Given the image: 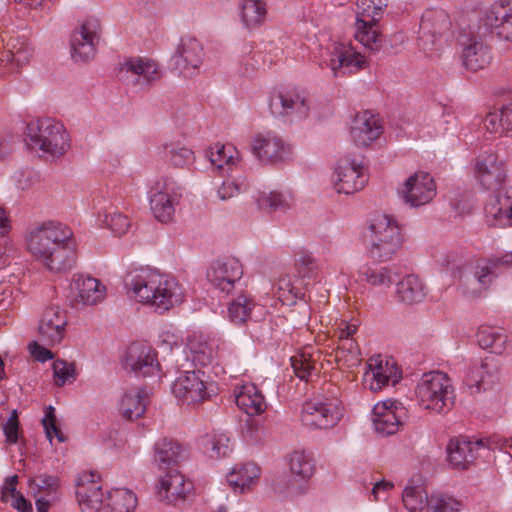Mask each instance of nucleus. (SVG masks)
Returning a JSON list of instances; mask_svg holds the SVG:
<instances>
[{"instance_id":"f257e3e1","label":"nucleus","mask_w":512,"mask_h":512,"mask_svg":"<svg viewBox=\"0 0 512 512\" xmlns=\"http://www.w3.org/2000/svg\"><path fill=\"white\" fill-rule=\"evenodd\" d=\"M25 247L36 262L53 272L70 269L75 263L72 231L59 222L32 228L25 235Z\"/></svg>"},{"instance_id":"f03ea898","label":"nucleus","mask_w":512,"mask_h":512,"mask_svg":"<svg viewBox=\"0 0 512 512\" xmlns=\"http://www.w3.org/2000/svg\"><path fill=\"white\" fill-rule=\"evenodd\" d=\"M133 297L159 312L169 311L185 298L184 289L173 276L142 268L131 272L126 280Z\"/></svg>"},{"instance_id":"7ed1b4c3","label":"nucleus","mask_w":512,"mask_h":512,"mask_svg":"<svg viewBox=\"0 0 512 512\" xmlns=\"http://www.w3.org/2000/svg\"><path fill=\"white\" fill-rule=\"evenodd\" d=\"M415 394L423 410L436 414L450 411L456 398L452 379L440 371L425 373L416 386Z\"/></svg>"},{"instance_id":"20e7f679","label":"nucleus","mask_w":512,"mask_h":512,"mask_svg":"<svg viewBox=\"0 0 512 512\" xmlns=\"http://www.w3.org/2000/svg\"><path fill=\"white\" fill-rule=\"evenodd\" d=\"M364 241L371 258L380 262L387 261L402 246L401 230L391 216L377 214L371 220Z\"/></svg>"},{"instance_id":"39448f33","label":"nucleus","mask_w":512,"mask_h":512,"mask_svg":"<svg viewBox=\"0 0 512 512\" xmlns=\"http://www.w3.org/2000/svg\"><path fill=\"white\" fill-rule=\"evenodd\" d=\"M27 137L34 148L52 157H60L70 148L69 136L63 124L50 118L29 123Z\"/></svg>"},{"instance_id":"423d86ee","label":"nucleus","mask_w":512,"mask_h":512,"mask_svg":"<svg viewBox=\"0 0 512 512\" xmlns=\"http://www.w3.org/2000/svg\"><path fill=\"white\" fill-rule=\"evenodd\" d=\"M501 267H512V252L501 257L479 260L476 265L461 276L463 292L470 297H477L488 289Z\"/></svg>"},{"instance_id":"0eeeda50","label":"nucleus","mask_w":512,"mask_h":512,"mask_svg":"<svg viewBox=\"0 0 512 512\" xmlns=\"http://www.w3.org/2000/svg\"><path fill=\"white\" fill-rule=\"evenodd\" d=\"M343 416V407L337 395L318 396L307 400L301 411L304 425L328 429L337 425Z\"/></svg>"},{"instance_id":"6e6552de","label":"nucleus","mask_w":512,"mask_h":512,"mask_svg":"<svg viewBox=\"0 0 512 512\" xmlns=\"http://www.w3.org/2000/svg\"><path fill=\"white\" fill-rule=\"evenodd\" d=\"M270 109L274 115L290 121L303 120L310 112L309 95L297 86L282 88L271 96Z\"/></svg>"},{"instance_id":"1a4fd4ad","label":"nucleus","mask_w":512,"mask_h":512,"mask_svg":"<svg viewBox=\"0 0 512 512\" xmlns=\"http://www.w3.org/2000/svg\"><path fill=\"white\" fill-rule=\"evenodd\" d=\"M335 176L334 187L338 193L344 194L360 191L368 180L361 157L341 158L336 167Z\"/></svg>"},{"instance_id":"9d476101","label":"nucleus","mask_w":512,"mask_h":512,"mask_svg":"<svg viewBox=\"0 0 512 512\" xmlns=\"http://www.w3.org/2000/svg\"><path fill=\"white\" fill-rule=\"evenodd\" d=\"M180 198L176 182L170 178H162L151 188L150 206L155 218L162 222L172 221L175 208Z\"/></svg>"},{"instance_id":"9b49d317","label":"nucleus","mask_w":512,"mask_h":512,"mask_svg":"<svg viewBox=\"0 0 512 512\" xmlns=\"http://www.w3.org/2000/svg\"><path fill=\"white\" fill-rule=\"evenodd\" d=\"M366 366L364 384L373 392L380 391L389 384H397L402 377L398 366L391 358L374 355L368 359Z\"/></svg>"},{"instance_id":"f8f14e48","label":"nucleus","mask_w":512,"mask_h":512,"mask_svg":"<svg viewBox=\"0 0 512 512\" xmlns=\"http://www.w3.org/2000/svg\"><path fill=\"white\" fill-rule=\"evenodd\" d=\"M76 497L82 512H100L104 506L101 475L94 471L82 472L76 483Z\"/></svg>"},{"instance_id":"ddd939ff","label":"nucleus","mask_w":512,"mask_h":512,"mask_svg":"<svg viewBox=\"0 0 512 512\" xmlns=\"http://www.w3.org/2000/svg\"><path fill=\"white\" fill-rule=\"evenodd\" d=\"M204 376V373L200 371H187L181 374L173 384L172 391L175 397L192 406L206 401L210 394Z\"/></svg>"},{"instance_id":"4468645a","label":"nucleus","mask_w":512,"mask_h":512,"mask_svg":"<svg viewBox=\"0 0 512 512\" xmlns=\"http://www.w3.org/2000/svg\"><path fill=\"white\" fill-rule=\"evenodd\" d=\"M399 193L406 204L419 207L429 203L436 195V184L432 176L417 171L404 182Z\"/></svg>"},{"instance_id":"2eb2a0df","label":"nucleus","mask_w":512,"mask_h":512,"mask_svg":"<svg viewBox=\"0 0 512 512\" xmlns=\"http://www.w3.org/2000/svg\"><path fill=\"white\" fill-rule=\"evenodd\" d=\"M242 275V264L238 259L230 256L215 260L207 271L209 282L226 294L232 292Z\"/></svg>"},{"instance_id":"dca6fc26","label":"nucleus","mask_w":512,"mask_h":512,"mask_svg":"<svg viewBox=\"0 0 512 512\" xmlns=\"http://www.w3.org/2000/svg\"><path fill=\"white\" fill-rule=\"evenodd\" d=\"M99 30V22L95 19H87L74 30L71 37V55L75 61L86 62L95 56Z\"/></svg>"},{"instance_id":"f3484780","label":"nucleus","mask_w":512,"mask_h":512,"mask_svg":"<svg viewBox=\"0 0 512 512\" xmlns=\"http://www.w3.org/2000/svg\"><path fill=\"white\" fill-rule=\"evenodd\" d=\"M194 489L192 481L179 470L170 469L159 479L157 496L161 501L177 504L189 498Z\"/></svg>"},{"instance_id":"a211bd4d","label":"nucleus","mask_w":512,"mask_h":512,"mask_svg":"<svg viewBox=\"0 0 512 512\" xmlns=\"http://www.w3.org/2000/svg\"><path fill=\"white\" fill-rule=\"evenodd\" d=\"M204 60V48L194 37L181 38L175 55V64L183 77H191L199 72Z\"/></svg>"},{"instance_id":"6ab92c4d","label":"nucleus","mask_w":512,"mask_h":512,"mask_svg":"<svg viewBox=\"0 0 512 512\" xmlns=\"http://www.w3.org/2000/svg\"><path fill=\"white\" fill-rule=\"evenodd\" d=\"M120 78L127 84L146 86L160 78L158 65L143 58H130L120 66Z\"/></svg>"},{"instance_id":"aec40b11","label":"nucleus","mask_w":512,"mask_h":512,"mask_svg":"<svg viewBox=\"0 0 512 512\" xmlns=\"http://www.w3.org/2000/svg\"><path fill=\"white\" fill-rule=\"evenodd\" d=\"M32 49L26 39L21 37H10L5 49L0 53V77L18 71L20 67L30 60Z\"/></svg>"},{"instance_id":"412c9836","label":"nucleus","mask_w":512,"mask_h":512,"mask_svg":"<svg viewBox=\"0 0 512 512\" xmlns=\"http://www.w3.org/2000/svg\"><path fill=\"white\" fill-rule=\"evenodd\" d=\"M405 414V408L398 401L388 399L378 402L373 409L375 429L382 434L392 435L398 431Z\"/></svg>"},{"instance_id":"4be33fe9","label":"nucleus","mask_w":512,"mask_h":512,"mask_svg":"<svg viewBox=\"0 0 512 512\" xmlns=\"http://www.w3.org/2000/svg\"><path fill=\"white\" fill-rule=\"evenodd\" d=\"M72 301L75 304L92 306L102 302L106 288L101 282L89 275H75L70 285Z\"/></svg>"},{"instance_id":"5701e85b","label":"nucleus","mask_w":512,"mask_h":512,"mask_svg":"<svg viewBox=\"0 0 512 512\" xmlns=\"http://www.w3.org/2000/svg\"><path fill=\"white\" fill-rule=\"evenodd\" d=\"M485 219L493 227L512 226V188L501 189L485 205Z\"/></svg>"},{"instance_id":"b1692460","label":"nucleus","mask_w":512,"mask_h":512,"mask_svg":"<svg viewBox=\"0 0 512 512\" xmlns=\"http://www.w3.org/2000/svg\"><path fill=\"white\" fill-rule=\"evenodd\" d=\"M124 367L142 376L153 374L158 368L154 349L144 342L132 343L127 348Z\"/></svg>"},{"instance_id":"393cba45","label":"nucleus","mask_w":512,"mask_h":512,"mask_svg":"<svg viewBox=\"0 0 512 512\" xmlns=\"http://www.w3.org/2000/svg\"><path fill=\"white\" fill-rule=\"evenodd\" d=\"M327 64L334 75H338L341 70L355 73L365 69L368 65L365 56L357 52L351 44L344 43L333 45Z\"/></svg>"},{"instance_id":"a878e982","label":"nucleus","mask_w":512,"mask_h":512,"mask_svg":"<svg viewBox=\"0 0 512 512\" xmlns=\"http://www.w3.org/2000/svg\"><path fill=\"white\" fill-rule=\"evenodd\" d=\"M357 329L356 323L341 321L336 330L340 344L335 351V359L346 367H354L361 361L359 347L356 341L351 339Z\"/></svg>"},{"instance_id":"bb28decb","label":"nucleus","mask_w":512,"mask_h":512,"mask_svg":"<svg viewBox=\"0 0 512 512\" xmlns=\"http://www.w3.org/2000/svg\"><path fill=\"white\" fill-rule=\"evenodd\" d=\"M475 175L483 187L496 189L505 181L506 169L496 154L489 153L477 159Z\"/></svg>"},{"instance_id":"cd10ccee","label":"nucleus","mask_w":512,"mask_h":512,"mask_svg":"<svg viewBox=\"0 0 512 512\" xmlns=\"http://www.w3.org/2000/svg\"><path fill=\"white\" fill-rule=\"evenodd\" d=\"M383 133L379 118L369 111L358 113L352 123L350 134L357 146L366 147Z\"/></svg>"},{"instance_id":"c85d7f7f","label":"nucleus","mask_w":512,"mask_h":512,"mask_svg":"<svg viewBox=\"0 0 512 512\" xmlns=\"http://www.w3.org/2000/svg\"><path fill=\"white\" fill-rule=\"evenodd\" d=\"M67 325V316L65 311L59 307H48L39 323V335L41 340L47 345L60 343L65 334Z\"/></svg>"},{"instance_id":"c756f323","label":"nucleus","mask_w":512,"mask_h":512,"mask_svg":"<svg viewBox=\"0 0 512 512\" xmlns=\"http://www.w3.org/2000/svg\"><path fill=\"white\" fill-rule=\"evenodd\" d=\"M482 447V440L451 439L447 445L448 462L455 469L465 470L478 457V451Z\"/></svg>"},{"instance_id":"7c9ffc66","label":"nucleus","mask_w":512,"mask_h":512,"mask_svg":"<svg viewBox=\"0 0 512 512\" xmlns=\"http://www.w3.org/2000/svg\"><path fill=\"white\" fill-rule=\"evenodd\" d=\"M452 27V22L446 11L439 8L427 9L421 17L420 34L421 38H431L434 44L438 39L447 35Z\"/></svg>"},{"instance_id":"2f4dec72","label":"nucleus","mask_w":512,"mask_h":512,"mask_svg":"<svg viewBox=\"0 0 512 512\" xmlns=\"http://www.w3.org/2000/svg\"><path fill=\"white\" fill-rule=\"evenodd\" d=\"M253 153L263 162H277L291 153L290 145L273 134L258 135L253 142Z\"/></svg>"},{"instance_id":"473e14b6","label":"nucleus","mask_w":512,"mask_h":512,"mask_svg":"<svg viewBox=\"0 0 512 512\" xmlns=\"http://www.w3.org/2000/svg\"><path fill=\"white\" fill-rule=\"evenodd\" d=\"M483 22L486 27L498 29V35L506 40L512 39V3L500 0L485 12Z\"/></svg>"},{"instance_id":"72a5a7b5","label":"nucleus","mask_w":512,"mask_h":512,"mask_svg":"<svg viewBox=\"0 0 512 512\" xmlns=\"http://www.w3.org/2000/svg\"><path fill=\"white\" fill-rule=\"evenodd\" d=\"M236 404L246 414L255 416L267 409L265 398L253 383H246L235 392Z\"/></svg>"},{"instance_id":"f704fd0d","label":"nucleus","mask_w":512,"mask_h":512,"mask_svg":"<svg viewBox=\"0 0 512 512\" xmlns=\"http://www.w3.org/2000/svg\"><path fill=\"white\" fill-rule=\"evenodd\" d=\"M148 394L141 388L126 390L119 403V411L127 420L138 419L145 413Z\"/></svg>"},{"instance_id":"c9c22d12","label":"nucleus","mask_w":512,"mask_h":512,"mask_svg":"<svg viewBox=\"0 0 512 512\" xmlns=\"http://www.w3.org/2000/svg\"><path fill=\"white\" fill-rule=\"evenodd\" d=\"M260 468L255 463L236 466L228 475L229 485L240 493L249 492L259 481Z\"/></svg>"},{"instance_id":"e433bc0d","label":"nucleus","mask_w":512,"mask_h":512,"mask_svg":"<svg viewBox=\"0 0 512 512\" xmlns=\"http://www.w3.org/2000/svg\"><path fill=\"white\" fill-rule=\"evenodd\" d=\"M184 457L183 448L176 442L164 439L155 445V462L160 469H174L173 467L183 460Z\"/></svg>"},{"instance_id":"4c0bfd02","label":"nucleus","mask_w":512,"mask_h":512,"mask_svg":"<svg viewBox=\"0 0 512 512\" xmlns=\"http://www.w3.org/2000/svg\"><path fill=\"white\" fill-rule=\"evenodd\" d=\"M320 353L313 346L303 347L295 356L291 357V365L298 378L308 380L316 370V363Z\"/></svg>"},{"instance_id":"58836bf2","label":"nucleus","mask_w":512,"mask_h":512,"mask_svg":"<svg viewBox=\"0 0 512 512\" xmlns=\"http://www.w3.org/2000/svg\"><path fill=\"white\" fill-rule=\"evenodd\" d=\"M479 345L496 354H502L508 342V336L502 327L482 325L477 333Z\"/></svg>"},{"instance_id":"ea45409f","label":"nucleus","mask_w":512,"mask_h":512,"mask_svg":"<svg viewBox=\"0 0 512 512\" xmlns=\"http://www.w3.org/2000/svg\"><path fill=\"white\" fill-rule=\"evenodd\" d=\"M377 22L376 20L362 18L356 19L355 22V39L371 50H378L382 41Z\"/></svg>"},{"instance_id":"a19ab883","label":"nucleus","mask_w":512,"mask_h":512,"mask_svg":"<svg viewBox=\"0 0 512 512\" xmlns=\"http://www.w3.org/2000/svg\"><path fill=\"white\" fill-rule=\"evenodd\" d=\"M187 348L191 354L192 361L200 366L211 364L218 355L214 343L208 342L201 335L189 337Z\"/></svg>"},{"instance_id":"79ce46f5","label":"nucleus","mask_w":512,"mask_h":512,"mask_svg":"<svg viewBox=\"0 0 512 512\" xmlns=\"http://www.w3.org/2000/svg\"><path fill=\"white\" fill-rule=\"evenodd\" d=\"M396 296L407 304L421 302L426 296L424 284L417 276L407 275L397 284Z\"/></svg>"},{"instance_id":"37998d69","label":"nucleus","mask_w":512,"mask_h":512,"mask_svg":"<svg viewBox=\"0 0 512 512\" xmlns=\"http://www.w3.org/2000/svg\"><path fill=\"white\" fill-rule=\"evenodd\" d=\"M211 164L218 170L231 168L240 161L239 152L232 144L215 143L207 152Z\"/></svg>"},{"instance_id":"c03bdc74","label":"nucleus","mask_w":512,"mask_h":512,"mask_svg":"<svg viewBox=\"0 0 512 512\" xmlns=\"http://www.w3.org/2000/svg\"><path fill=\"white\" fill-rule=\"evenodd\" d=\"M490 62L489 50L482 43L472 38L463 51V63L471 71H478Z\"/></svg>"},{"instance_id":"a18cd8bd","label":"nucleus","mask_w":512,"mask_h":512,"mask_svg":"<svg viewBox=\"0 0 512 512\" xmlns=\"http://www.w3.org/2000/svg\"><path fill=\"white\" fill-rule=\"evenodd\" d=\"M256 303L248 294L242 293L231 301L228 306V317L234 324H244L252 317Z\"/></svg>"},{"instance_id":"49530a36","label":"nucleus","mask_w":512,"mask_h":512,"mask_svg":"<svg viewBox=\"0 0 512 512\" xmlns=\"http://www.w3.org/2000/svg\"><path fill=\"white\" fill-rule=\"evenodd\" d=\"M240 15L242 22L247 28H257L266 19V4L262 0H243Z\"/></svg>"},{"instance_id":"de8ad7c7","label":"nucleus","mask_w":512,"mask_h":512,"mask_svg":"<svg viewBox=\"0 0 512 512\" xmlns=\"http://www.w3.org/2000/svg\"><path fill=\"white\" fill-rule=\"evenodd\" d=\"M138 505L136 494L126 488L113 489L108 496L110 512H135Z\"/></svg>"},{"instance_id":"09e8293b","label":"nucleus","mask_w":512,"mask_h":512,"mask_svg":"<svg viewBox=\"0 0 512 512\" xmlns=\"http://www.w3.org/2000/svg\"><path fill=\"white\" fill-rule=\"evenodd\" d=\"M402 501L409 512H422L427 510L429 497L422 485H411L404 489Z\"/></svg>"},{"instance_id":"8fccbe9b","label":"nucleus","mask_w":512,"mask_h":512,"mask_svg":"<svg viewBox=\"0 0 512 512\" xmlns=\"http://www.w3.org/2000/svg\"><path fill=\"white\" fill-rule=\"evenodd\" d=\"M464 504L452 495L436 492L430 495L427 512H461Z\"/></svg>"},{"instance_id":"3c124183","label":"nucleus","mask_w":512,"mask_h":512,"mask_svg":"<svg viewBox=\"0 0 512 512\" xmlns=\"http://www.w3.org/2000/svg\"><path fill=\"white\" fill-rule=\"evenodd\" d=\"M165 153L169 163L175 168H188L195 161L194 152L180 143L166 144Z\"/></svg>"},{"instance_id":"603ef678","label":"nucleus","mask_w":512,"mask_h":512,"mask_svg":"<svg viewBox=\"0 0 512 512\" xmlns=\"http://www.w3.org/2000/svg\"><path fill=\"white\" fill-rule=\"evenodd\" d=\"M204 450L213 459L227 457L232 452L231 440L224 433H215L206 440Z\"/></svg>"},{"instance_id":"864d4df0","label":"nucleus","mask_w":512,"mask_h":512,"mask_svg":"<svg viewBox=\"0 0 512 512\" xmlns=\"http://www.w3.org/2000/svg\"><path fill=\"white\" fill-rule=\"evenodd\" d=\"M291 473L301 480L309 479L314 473V465L311 458L304 451H294L289 458Z\"/></svg>"},{"instance_id":"5fc2aeb1","label":"nucleus","mask_w":512,"mask_h":512,"mask_svg":"<svg viewBox=\"0 0 512 512\" xmlns=\"http://www.w3.org/2000/svg\"><path fill=\"white\" fill-rule=\"evenodd\" d=\"M276 295L284 305H293L303 296V292L290 276H282L277 283Z\"/></svg>"},{"instance_id":"6e6d98bb","label":"nucleus","mask_w":512,"mask_h":512,"mask_svg":"<svg viewBox=\"0 0 512 512\" xmlns=\"http://www.w3.org/2000/svg\"><path fill=\"white\" fill-rule=\"evenodd\" d=\"M387 6V0H357L356 19H370L378 21Z\"/></svg>"},{"instance_id":"4d7b16f0","label":"nucleus","mask_w":512,"mask_h":512,"mask_svg":"<svg viewBox=\"0 0 512 512\" xmlns=\"http://www.w3.org/2000/svg\"><path fill=\"white\" fill-rule=\"evenodd\" d=\"M54 381L57 386H63L76 378L74 363H67L63 360H56L53 363Z\"/></svg>"},{"instance_id":"13d9d810","label":"nucleus","mask_w":512,"mask_h":512,"mask_svg":"<svg viewBox=\"0 0 512 512\" xmlns=\"http://www.w3.org/2000/svg\"><path fill=\"white\" fill-rule=\"evenodd\" d=\"M257 202L259 208L267 212L276 211L286 206V201L282 194L276 191L261 192L257 198Z\"/></svg>"},{"instance_id":"bf43d9fd","label":"nucleus","mask_w":512,"mask_h":512,"mask_svg":"<svg viewBox=\"0 0 512 512\" xmlns=\"http://www.w3.org/2000/svg\"><path fill=\"white\" fill-rule=\"evenodd\" d=\"M362 280L374 286H389L391 284L390 271L387 268H365L361 272Z\"/></svg>"},{"instance_id":"052dcab7","label":"nucleus","mask_w":512,"mask_h":512,"mask_svg":"<svg viewBox=\"0 0 512 512\" xmlns=\"http://www.w3.org/2000/svg\"><path fill=\"white\" fill-rule=\"evenodd\" d=\"M297 272L300 277L311 279L316 276L318 266L316 260L308 254L301 253L295 260Z\"/></svg>"},{"instance_id":"680f3d73","label":"nucleus","mask_w":512,"mask_h":512,"mask_svg":"<svg viewBox=\"0 0 512 512\" xmlns=\"http://www.w3.org/2000/svg\"><path fill=\"white\" fill-rule=\"evenodd\" d=\"M30 484L33 488L36 487L39 493L45 495L55 494L59 488L58 478L46 474L35 476Z\"/></svg>"},{"instance_id":"e2e57ef3","label":"nucleus","mask_w":512,"mask_h":512,"mask_svg":"<svg viewBox=\"0 0 512 512\" xmlns=\"http://www.w3.org/2000/svg\"><path fill=\"white\" fill-rule=\"evenodd\" d=\"M105 223L118 236L125 234L130 227L128 217L116 211L106 214Z\"/></svg>"},{"instance_id":"0e129e2a","label":"nucleus","mask_w":512,"mask_h":512,"mask_svg":"<svg viewBox=\"0 0 512 512\" xmlns=\"http://www.w3.org/2000/svg\"><path fill=\"white\" fill-rule=\"evenodd\" d=\"M47 438L52 441L53 437L57 438L59 442H64L65 437L60 428L57 426L54 409L50 406L47 409L45 417L42 420Z\"/></svg>"},{"instance_id":"69168bd1","label":"nucleus","mask_w":512,"mask_h":512,"mask_svg":"<svg viewBox=\"0 0 512 512\" xmlns=\"http://www.w3.org/2000/svg\"><path fill=\"white\" fill-rule=\"evenodd\" d=\"M245 181L225 180L217 190V195L221 200H227L237 196L247 188Z\"/></svg>"},{"instance_id":"338daca9","label":"nucleus","mask_w":512,"mask_h":512,"mask_svg":"<svg viewBox=\"0 0 512 512\" xmlns=\"http://www.w3.org/2000/svg\"><path fill=\"white\" fill-rule=\"evenodd\" d=\"M20 424L18 420L17 410H13L3 424V432L5 435V441L8 445H13L18 442Z\"/></svg>"},{"instance_id":"774afa93","label":"nucleus","mask_w":512,"mask_h":512,"mask_svg":"<svg viewBox=\"0 0 512 512\" xmlns=\"http://www.w3.org/2000/svg\"><path fill=\"white\" fill-rule=\"evenodd\" d=\"M485 375L481 364H475L469 367L465 376V383L469 388H475L479 391L482 387L486 389Z\"/></svg>"}]
</instances>
